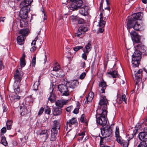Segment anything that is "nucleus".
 <instances>
[{
	"label": "nucleus",
	"instance_id": "nucleus-1",
	"mask_svg": "<svg viewBox=\"0 0 147 147\" xmlns=\"http://www.w3.org/2000/svg\"><path fill=\"white\" fill-rule=\"evenodd\" d=\"M101 97L99 103V105L100 107V108L101 109L102 111H105L107 112V105L109 104L108 100L106 98L105 95L100 94Z\"/></svg>",
	"mask_w": 147,
	"mask_h": 147
},
{
	"label": "nucleus",
	"instance_id": "nucleus-2",
	"mask_svg": "<svg viewBox=\"0 0 147 147\" xmlns=\"http://www.w3.org/2000/svg\"><path fill=\"white\" fill-rule=\"evenodd\" d=\"M107 112L102 111L101 113L99 115V117L96 118V122L100 125L103 127L107 123Z\"/></svg>",
	"mask_w": 147,
	"mask_h": 147
},
{
	"label": "nucleus",
	"instance_id": "nucleus-3",
	"mask_svg": "<svg viewBox=\"0 0 147 147\" xmlns=\"http://www.w3.org/2000/svg\"><path fill=\"white\" fill-rule=\"evenodd\" d=\"M101 132L103 136L106 138L112 134V130L110 126L107 125L104 127H102Z\"/></svg>",
	"mask_w": 147,
	"mask_h": 147
},
{
	"label": "nucleus",
	"instance_id": "nucleus-4",
	"mask_svg": "<svg viewBox=\"0 0 147 147\" xmlns=\"http://www.w3.org/2000/svg\"><path fill=\"white\" fill-rule=\"evenodd\" d=\"M72 3L70 7V9L73 11L79 9L82 5L83 2L81 0H70Z\"/></svg>",
	"mask_w": 147,
	"mask_h": 147
},
{
	"label": "nucleus",
	"instance_id": "nucleus-5",
	"mask_svg": "<svg viewBox=\"0 0 147 147\" xmlns=\"http://www.w3.org/2000/svg\"><path fill=\"white\" fill-rule=\"evenodd\" d=\"M58 88L59 91L62 93L63 96H67L69 94V91L68 89L67 86L64 84H60L58 85Z\"/></svg>",
	"mask_w": 147,
	"mask_h": 147
},
{
	"label": "nucleus",
	"instance_id": "nucleus-6",
	"mask_svg": "<svg viewBox=\"0 0 147 147\" xmlns=\"http://www.w3.org/2000/svg\"><path fill=\"white\" fill-rule=\"evenodd\" d=\"M33 0H24L22 1L20 4V8H24L30 10L31 4Z\"/></svg>",
	"mask_w": 147,
	"mask_h": 147
},
{
	"label": "nucleus",
	"instance_id": "nucleus-7",
	"mask_svg": "<svg viewBox=\"0 0 147 147\" xmlns=\"http://www.w3.org/2000/svg\"><path fill=\"white\" fill-rule=\"evenodd\" d=\"M13 88L15 92L16 93L13 96L14 99L16 100H20V96L17 94V93H18L20 91L19 84H18L16 82L14 83L13 85Z\"/></svg>",
	"mask_w": 147,
	"mask_h": 147
},
{
	"label": "nucleus",
	"instance_id": "nucleus-8",
	"mask_svg": "<svg viewBox=\"0 0 147 147\" xmlns=\"http://www.w3.org/2000/svg\"><path fill=\"white\" fill-rule=\"evenodd\" d=\"M19 12V16L22 19L26 20L28 16V13L30 10L26 9L24 8H20Z\"/></svg>",
	"mask_w": 147,
	"mask_h": 147
},
{
	"label": "nucleus",
	"instance_id": "nucleus-9",
	"mask_svg": "<svg viewBox=\"0 0 147 147\" xmlns=\"http://www.w3.org/2000/svg\"><path fill=\"white\" fill-rule=\"evenodd\" d=\"M74 124L75 125H78V122L76 118L73 117L71 119L69 120V121L67 122L65 126V128L66 129V130H67L68 129L69 130L71 129H68V125H69L70 127H71L72 125Z\"/></svg>",
	"mask_w": 147,
	"mask_h": 147
},
{
	"label": "nucleus",
	"instance_id": "nucleus-10",
	"mask_svg": "<svg viewBox=\"0 0 147 147\" xmlns=\"http://www.w3.org/2000/svg\"><path fill=\"white\" fill-rule=\"evenodd\" d=\"M88 30V28L84 26H81L79 28L77 32L75 34V36L80 37L82 34H84Z\"/></svg>",
	"mask_w": 147,
	"mask_h": 147
},
{
	"label": "nucleus",
	"instance_id": "nucleus-11",
	"mask_svg": "<svg viewBox=\"0 0 147 147\" xmlns=\"http://www.w3.org/2000/svg\"><path fill=\"white\" fill-rule=\"evenodd\" d=\"M79 13L83 16H86L88 14V11L89 9V7L87 5H84L79 8Z\"/></svg>",
	"mask_w": 147,
	"mask_h": 147
},
{
	"label": "nucleus",
	"instance_id": "nucleus-12",
	"mask_svg": "<svg viewBox=\"0 0 147 147\" xmlns=\"http://www.w3.org/2000/svg\"><path fill=\"white\" fill-rule=\"evenodd\" d=\"M139 140L142 142H147V133L145 132H141L138 135Z\"/></svg>",
	"mask_w": 147,
	"mask_h": 147
},
{
	"label": "nucleus",
	"instance_id": "nucleus-13",
	"mask_svg": "<svg viewBox=\"0 0 147 147\" xmlns=\"http://www.w3.org/2000/svg\"><path fill=\"white\" fill-rule=\"evenodd\" d=\"M47 130H41L39 135L41 136V137L43 138V141H45L48 138V135L47 133Z\"/></svg>",
	"mask_w": 147,
	"mask_h": 147
},
{
	"label": "nucleus",
	"instance_id": "nucleus-14",
	"mask_svg": "<svg viewBox=\"0 0 147 147\" xmlns=\"http://www.w3.org/2000/svg\"><path fill=\"white\" fill-rule=\"evenodd\" d=\"M143 70L142 69H140L136 72V71L134 72L135 76L136 79L137 80V82H139L140 80L141 79L142 74V73L143 72Z\"/></svg>",
	"mask_w": 147,
	"mask_h": 147
},
{
	"label": "nucleus",
	"instance_id": "nucleus-15",
	"mask_svg": "<svg viewBox=\"0 0 147 147\" xmlns=\"http://www.w3.org/2000/svg\"><path fill=\"white\" fill-rule=\"evenodd\" d=\"M141 58V53L138 50H136L132 55V59L135 58L137 60H140Z\"/></svg>",
	"mask_w": 147,
	"mask_h": 147
},
{
	"label": "nucleus",
	"instance_id": "nucleus-16",
	"mask_svg": "<svg viewBox=\"0 0 147 147\" xmlns=\"http://www.w3.org/2000/svg\"><path fill=\"white\" fill-rule=\"evenodd\" d=\"M78 83L76 81L74 80L70 82H67L66 84L67 87L73 89L77 86Z\"/></svg>",
	"mask_w": 147,
	"mask_h": 147
},
{
	"label": "nucleus",
	"instance_id": "nucleus-17",
	"mask_svg": "<svg viewBox=\"0 0 147 147\" xmlns=\"http://www.w3.org/2000/svg\"><path fill=\"white\" fill-rule=\"evenodd\" d=\"M67 100H58L56 102V105L57 106L59 107H62L63 106L66 105L68 102Z\"/></svg>",
	"mask_w": 147,
	"mask_h": 147
},
{
	"label": "nucleus",
	"instance_id": "nucleus-18",
	"mask_svg": "<svg viewBox=\"0 0 147 147\" xmlns=\"http://www.w3.org/2000/svg\"><path fill=\"white\" fill-rule=\"evenodd\" d=\"M51 133L50 138V140L52 141H55L56 139V136L57 133V131H56L54 129H52Z\"/></svg>",
	"mask_w": 147,
	"mask_h": 147
},
{
	"label": "nucleus",
	"instance_id": "nucleus-19",
	"mask_svg": "<svg viewBox=\"0 0 147 147\" xmlns=\"http://www.w3.org/2000/svg\"><path fill=\"white\" fill-rule=\"evenodd\" d=\"M143 13L142 12L134 13L132 15L134 19L137 20H141L143 18Z\"/></svg>",
	"mask_w": 147,
	"mask_h": 147
},
{
	"label": "nucleus",
	"instance_id": "nucleus-20",
	"mask_svg": "<svg viewBox=\"0 0 147 147\" xmlns=\"http://www.w3.org/2000/svg\"><path fill=\"white\" fill-rule=\"evenodd\" d=\"M91 42H89L85 46V47L83 49V51L84 53L88 54L91 50Z\"/></svg>",
	"mask_w": 147,
	"mask_h": 147
},
{
	"label": "nucleus",
	"instance_id": "nucleus-21",
	"mask_svg": "<svg viewBox=\"0 0 147 147\" xmlns=\"http://www.w3.org/2000/svg\"><path fill=\"white\" fill-rule=\"evenodd\" d=\"M23 72L22 71H19L18 69L16 71L14 77L15 79L20 80L23 76Z\"/></svg>",
	"mask_w": 147,
	"mask_h": 147
},
{
	"label": "nucleus",
	"instance_id": "nucleus-22",
	"mask_svg": "<svg viewBox=\"0 0 147 147\" xmlns=\"http://www.w3.org/2000/svg\"><path fill=\"white\" fill-rule=\"evenodd\" d=\"M17 43L20 45H22L24 43V38L23 36H18L17 37Z\"/></svg>",
	"mask_w": 147,
	"mask_h": 147
},
{
	"label": "nucleus",
	"instance_id": "nucleus-23",
	"mask_svg": "<svg viewBox=\"0 0 147 147\" xmlns=\"http://www.w3.org/2000/svg\"><path fill=\"white\" fill-rule=\"evenodd\" d=\"M93 96H94L92 93H90L88 94V96L86 97V98L84 99V100L86 102L87 101V103L88 104L92 100Z\"/></svg>",
	"mask_w": 147,
	"mask_h": 147
},
{
	"label": "nucleus",
	"instance_id": "nucleus-24",
	"mask_svg": "<svg viewBox=\"0 0 147 147\" xmlns=\"http://www.w3.org/2000/svg\"><path fill=\"white\" fill-rule=\"evenodd\" d=\"M107 74L110 75V77H112L113 78H116L117 76V71L115 70H111L107 72Z\"/></svg>",
	"mask_w": 147,
	"mask_h": 147
},
{
	"label": "nucleus",
	"instance_id": "nucleus-25",
	"mask_svg": "<svg viewBox=\"0 0 147 147\" xmlns=\"http://www.w3.org/2000/svg\"><path fill=\"white\" fill-rule=\"evenodd\" d=\"M53 89L52 90V92H50V95L49 97V100L51 102H54L55 101L56 99V96L55 94L53 93Z\"/></svg>",
	"mask_w": 147,
	"mask_h": 147
},
{
	"label": "nucleus",
	"instance_id": "nucleus-26",
	"mask_svg": "<svg viewBox=\"0 0 147 147\" xmlns=\"http://www.w3.org/2000/svg\"><path fill=\"white\" fill-rule=\"evenodd\" d=\"M53 127L52 129H53L56 131H57V129H59L60 127L59 122L55 120L53 121Z\"/></svg>",
	"mask_w": 147,
	"mask_h": 147
},
{
	"label": "nucleus",
	"instance_id": "nucleus-27",
	"mask_svg": "<svg viewBox=\"0 0 147 147\" xmlns=\"http://www.w3.org/2000/svg\"><path fill=\"white\" fill-rule=\"evenodd\" d=\"M28 24V22L26 20L22 19L20 20V26L21 28L26 26Z\"/></svg>",
	"mask_w": 147,
	"mask_h": 147
},
{
	"label": "nucleus",
	"instance_id": "nucleus-28",
	"mask_svg": "<svg viewBox=\"0 0 147 147\" xmlns=\"http://www.w3.org/2000/svg\"><path fill=\"white\" fill-rule=\"evenodd\" d=\"M134 24V21L133 19H131L128 20L127 24V28L130 29L133 27Z\"/></svg>",
	"mask_w": 147,
	"mask_h": 147
},
{
	"label": "nucleus",
	"instance_id": "nucleus-29",
	"mask_svg": "<svg viewBox=\"0 0 147 147\" xmlns=\"http://www.w3.org/2000/svg\"><path fill=\"white\" fill-rule=\"evenodd\" d=\"M62 113L61 109L60 108H55L53 112L54 115H60Z\"/></svg>",
	"mask_w": 147,
	"mask_h": 147
},
{
	"label": "nucleus",
	"instance_id": "nucleus-30",
	"mask_svg": "<svg viewBox=\"0 0 147 147\" xmlns=\"http://www.w3.org/2000/svg\"><path fill=\"white\" fill-rule=\"evenodd\" d=\"M140 60H136V59L132 58V64L133 66L134 67H137L140 63Z\"/></svg>",
	"mask_w": 147,
	"mask_h": 147
},
{
	"label": "nucleus",
	"instance_id": "nucleus-31",
	"mask_svg": "<svg viewBox=\"0 0 147 147\" xmlns=\"http://www.w3.org/2000/svg\"><path fill=\"white\" fill-rule=\"evenodd\" d=\"M137 49L143 52L145 50V47L144 45L142 43H138V44L137 45Z\"/></svg>",
	"mask_w": 147,
	"mask_h": 147
},
{
	"label": "nucleus",
	"instance_id": "nucleus-32",
	"mask_svg": "<svg viewBox=\"0 0 147 147\" xmlns=\"http://www.w3.org/2000/svg\"><path fill=\"white\" fill-rule=\"evenodd\" d=\"M28 30L27 29H23L19 31V33L22 34L21 36H26L28 33Z\"/></svg>",
	"mask_w": 147,
	"mask_h": 147
},
{
	"label": "nucleus",
	"instance_id": "nucleus-33",
	"mask_svg": "<svg viewBox=\"0 0 147 147\" xmlns=\"http://www.w3.org/2000/svg\"><path fill=\"white\" fill-rule=\"evenodd\" d=\"M85 117V115L84 114H82L81 116L80 121L81 122L84 123L86 124V125H88V122L87 120L86 119Z\"/></svg>",
	"mask_w": 147,
	"mask_h": 147
},
{
	"label": "nucleus",
	"instance_id": "nucleus-34",
	"mask_svg": "<svg viewBox=\"0 0 147 147\" xmlns=\"http://www.w3.org/2000/svg\"><path fill=\"white\" fill-rule=\"evenodd\" d=\"M20 109L21 110H22V111L21 113V115L23 116L28 113L27 109L24 106H20Z\"/></svg>",
	"mask_w": 147,
	"mask_h": 147
},
{
	"label": "nucleus",
	"instance_id": "nucleus-35",
	"mask_svg": "<svg viewBox=\"0 0 147 147\" xmlns=\"http://www.w3.org/2000/svg\"><path fill=\"white\" fill-rule=\"evenodd\" d=\"M141 27V25L138 23L137 22H136L135 23L133 26L134 29L136 30H139Z\"/></svg>",
	"mask_w": 147,
	"mask_h": 147
},
{
	"label": "nucleus",
	"instance_id": "nucleus-36",
	"mask_svg": "<svg viewBox=\"0 0 147 147\" xmlns=\"http://www.w3.org/2000/svg\"><path fill=\"white\" fill-rule=\"evenodd\" d=\"M107 86L106 82L104 81L103 79L99 84V88H106Z\"/></svg>",
	"mask_w": 147,
	"mask_h": 147
},
{
	"label": "nucleus",
	"instance_id": "nucleus-37",
	"mask_svg": "<svg viewBox=\"0 0 147 147\" xmlns=\"http://www.w3.org/2000/svg\"><path fill=\"white\" fill-rule=\"evenodd\" d=\"M12 122L11 120H8L6 122V126L7 129L8 130L10 129L12 126Z\"/></svg>",
	"mask_w": 147,
	"mask_h": 147
},
{
	"label": "nucleus",
	"instance_id": "nucleus-38",
	"mask_svg": "<svg viewBox=\"0 0 147 147\" xmlns=\"http://www.w3.org/2000/svg\"><path fill=\"white\" fill-rule=\"evenodd\" d=\"M116 138V140L117 142L120 145H122V144H123V142L124 141V140H123L121 137L120 136L117 137Z\"/></svg>",
	"mask_w": 147,
	"mask_h": 147
},
{
	"label": "nucleus",
	"instance_id": "nucleus-39",
	"mask_svg": "<svg viewBox=\"0 0 147 147\" xmlns=\"http://www.w3.org/2000/svg\"><path fill=\"white\" fill-rule=\"evenodd\" d=\"M134 136L133 134H128L127 136V140L126 141L129 142H131V141L133 139Z\"/></svg>",
	"mask_w": 147,
	"mask_h": 147
},
{
	"label": "nucleus",
	"instance_id": "nucleus-40",
	"mask_svg": "<svg viewBox=\"0 0 147 147\" xmlns=\"http://www.w3.org/2000/svg\"><path fill=\"white\" fill-rule=\"evenodd\" d=\"M1 143L4 146H6L7 145V143L5 136H3L1 138Z\"/></svg>",
	"mask_w": 147,
	"mask_h": 147
},
{
	"label": "nucleus",
	"instance_id": "nucleus-41",
	"mask_svg": "<svg viewBox=\"0 0 147 147\" xmlns=\"http://www.w3.org/2000/svg\"><path fill=\"white\" fill-rule=\"evenodd\" d=\"M147 144L146 142H141L137 147H147Z\"/></svg>",
	"mask_w": 147,
	"mask_h": 147
},
{
	"label": "nucleus",
	"instance_id": "nucleus-42",
	"mask_svg": "<svg viewBox=\"0 0 147 147\" xmlns=\"http://www.w3.org/2000/svg\"><path fill=\"white\" fill-rule=\"evenodd\" d=\"M130 34L132 39L138 35V34L134 30H132L131 31L130 33Z\"/></svg>",
	"mask_w": 147,
	"mask_h": 147
},
{
	"label": "nucleus",
	"instance_id": "nucleus-43",
	"mask_svg": "<svg viewBox=\"0 0 147 147\" xmlns=\"http://www.w3.org/2000/svg\"><path fill=\"white\" fill-rule=\"evenodd\" d=\"M140 36L138 34L135 37H134L133 39H134L135 42L137 43L140 42Z\"/></svg>",
	"mask_w": 147,
	"mask_h": 147
},
{
	"label": "nucleus",
	"instance_id": "nucleus-44",
	"mask_svg": "<svg viewBox=\"0 0 147 147\" xmlns=\"http://www.w3.org/2000/svg\"><path fill=\"white\" fill-rule=\"evenodd\" d=\"M77 107L73 111V113L75 114H77L79 112V108L80 107L79 103V102L77 103Z\"/></svg>",
	"mask_w": 147,
	"mask_h": 147
},
{
	"label": "nucleus",
	"instance_id": "nucleus-45",
	"mask_svg": "<svg viewBox=\"0 0 147 147\" xmlns=\"http://www.w3.org/2000/svg\"><path fill=\"white\" fill-rule=\"evenodd\" d=\"M119 136V129L118 126H117L116 127L115 131V136L116 137Z\"/></svg>",
	"mask_w": 147,
	"mask_h": 147
},
{
	"label": "nucleus",
	"instance_id": "nucleus-46",
	"mask_svg": "<svg viewBox=\"0 0 147 147\" xmlns=\"http://www.w3.org/2000/svg\"><path fill=\"white\" fill-rule=\"evenodd\" d=\"M70 19L72 22H75L78 20V17L77 16H71L70 17Z\"/></svg>",
	"mask_w": 147,
	"mask_h": 147
},
{
	"label": "nucleus",
	"instance_id": "nucleus-47",
	"mask_svg": "<svg viewBox=\"0 0 147 147\" xmlns=\"http://www.w3.org/2000/svg\"><path fill=\"white\" fill-rule=\"evenodd\" d=\"M45 112L48 115H50L51 113V109L47 106L45 108Z\"/></svg>",
	"mask_w": 147,
	"mask_h": 147
},
{
	"label": "nucleus",
	"instance_id": "nucleus-48",
	"mask_svg": "<svg viewBox=\"0 0 147 147\" xmlns=\"http://www.w3.org/2000/svg\"><path fill=\"white\" fill-rule=\"evenodd\" d=\"M129 143L126 140H124L122 145L123 147H128Z\"/></svg>",
	"mask_w": 147,
	"mask_h": 147
},
{
	"label": "nucleus",
	"instance_id": "nucleus-49",
	"mask_svg": "<svg viewBox=\"0 0 147 147\" xmlns=\"http://www.w3.org/2000/svg\"><path fill=\"white\" fill-rule=\"evenodd\" d=\"M38 83L37 82H35L33 85V88L34 90H36L38 89Z\"/></svg>",
	"mask_w": 147,
	"mask_h": 147
},
{
	"label": "nucleus",
	"instance_id": "nucleus-50",
	"mask_svg": "<svg viewBox=\"0 0 147 147\" xmlns=\"http://www.w3.org/2000/svg\"><path fill=\"white\" fill-rule=\"evenodd\" d=\"M100 146H104V145L105 144V142H104V138H105V137H103L102 138L100 136Z\"/></svg>",
	"mask_w": 147,
	"mask_h": 147
},
{
	"label": "nucleus",
	"instance_id": "nucleus-51",
	"mask_svg": "<svg viewBox=\"0 0 147 147\" xmlns=\"http://www.w3.org/2000/svg\"><path fill=\"white\" fill-rule=\"evenodd\" d=\"M59 65L57 64H55V66L53 68V71H57L60 69Z\"/></svg>",
	"mask_w": 147,
	"mask_h": 147
},
{
	"label": "nucleus",
	"instance_id": "nucleus-52",
	"mask_svg": "<svg viewBox=\"0 0 147 147\" xmlns=\"http://www.w3.org/2000/svg\"><path fill=\"white\" fill-rule=\"evenodd\" d=\"M83 48V47L81 46H77L73 48V49L75 51H78L79 49Z\"/></svg>",
	"mask_w": 147,
	"mask_h": 147
},
{
	"label": "nucleus",
	"instance_id": "nucleus-53",
	"mask_svg": "<svg viewBox=\"0 0 147 147\" xmlns=\"http://www.w3.org/2000/svg\"><path fill=\"white\" fill-rule=\"evenodd\" d=\"M36 55H34V56L33 57L32 61V65L34 67L35 65L36 64Z\"/></svg>",
	"mask_w": 147,
	"mask_h": 147
},
{
	"label": "nucleus",
	"instance_id": "nucleus-54",
	"mask_svg": "<svg viewBox=\"0 0 147 147\" xmlns=\"http://www.w3.org/2000/svg\"><path fill=\"white\" fill-rule=\"evenodd\" d=\"M44 110V108L43 107H41L40 108V109H39V110L38 111V116L41 115L42 114Z\"/></svg>",
	"mask_w": 147,
	"mask_h": 147
},
{
	"label": "nucleus",
	"instance_id": "nucleus-55",
	"mask_svg": "<svg viewBox=\"0 0 147 147\" xmlns=\"http://www.w3.org/2000/svg\"><path fill=\"white\" fill-rule=\"evenodd\" d=\"M20 66L21 67H24L26 65L25 60L20 59Z\"/></svg>",
	"mask_w": 147,
	"mask_h": 147
},
{
	"label": "nucleus",
	"instance_id": "nucleus-56",
	"mask_svg": "<svg viewBox=\"0 0 147 147\" xmlns=\"http://www.w3.org/2000/svg\"><path fill=\"white\" fill-rule=\"evenodd\" d=\"M41 60L42 61L44 62V63H45L47 61V57L45 55L42 56L41 57Z\"/></svg>",
	"mask_w": 147,
	"mask_h": 147
},
{
	"label": "nucleus",
	"instance_id": "nucleus-57",
	"mask_svg": "<svg viewBox=\"0 0 147 147\" xmlns=\"http://www.w3.org/2000/svg\"><path fill=\"white\" fill-rule=\"evenodd\" d=\"M105 23L106 22L105 21L99 22V26L100 27H101L103 28L105 26Z\"/></svg>",
	"mask_w": 147,
	"mask_h": 147
},
{
	"label": "nucleus",
	"instance_id": "nucleus-58",
	"mask_svg": "<svg viewBox=\"0 0 147 147\" xmlns=\"http://www.w3.org/2000/svg\"><path fill=\"white\" fill-rule=\"evenodd\" d=\"M86 76V73L85 72L82 73L79 77L80 78L81 80L83 79Z\"/></svg>",
	"mask_w": 147,
	"mask_h": 147
},
{
	"label": "nucleus",
	"instance_id": "nucleus-59",
	"mask_svg": "<svg viewBox=\"0 0 147 147\" xmlns=\"http://www.w3.org/2000/svg\"><path fill=\"white\" fill-rule=\"evenodd\" d=\"M123 101L125 102V103H126L127 99L125 94L122 95L121 98Z\"/></svg>",
	"mask_w": 147,
	"mask_h": 147
},
{
	"label": "nucleus",
	"instance_id": "nucleus-60",
	"mask_svg": "<svg viewBox=\"0 0 147 147\" xmlns=\"http://www.w3.org/2000/svg\"><path fill=\"white\" fill-rule=\"evenodd\" d=\"M4 66L3 63L2 61H0V70H1L4 68Z\"/></svg>",
	"mask_w": 147,
	"mask_h": 147
},
{
	"label": "nucleus",
	"instance_id": "nucleus-61",
	"mask_svg": "<svg viewBox=\"0 0 147 147\" xmlns=\"http://www.w3.org/2000/svg\"><path fill=\"white\" fill-rule=\"evenodd\" d=\"M72 109V107L71 106L67 107L66 108V111L68 112H69L71 111Z\"/></svg>",
	"mask_w": 147,
	"mask_h": 147
},
{
	"label": "nucleus",
	"instance_id": "nucleus-62",
	"mask_svg": "<svg viewBox=\"0 0 147 147\" xmlns=\"http://www.w3.org/2000/svg\"><path fill=\"white\" fill-rule=\"evenodd\" d=\"M78 21L79 24H82L84 22V20L81 18L79 19Z\"/></svg>",
	"mask_w": 147,
	"mask_h": 147
},
{
	"label": "nucleus",
	"instance_id": "nucleus-63",
	"mask_svg": "<svg viewBox=\"0 0 147 147\" xmlns=\"http://www.w3.org/2000/svg\"><path fill=\"white\" fill-rule=\"evenodd\" d=\"M80 66L83 68L86 67V63L85 62H81L80 64Z\"/></svg>",
	"mask_w": 147,
	"mask_h": 147
},
{
	"label": "nucleus",
	"instance_id": "nucleus-64",
	"mask_svg": "<svg viewBox=\"0 0 147 147\" xmlns=\"http://www.w3.org/2000/svg\"><path fill=\"white\" fill-rule=\"evenodd\" d=\"M86 53H83L82 55V57L84 59L86 60L87 59V56L86 54Z\"/></svg>",
	"mask_w": 147,
	"mask_h": 147
}]
</instances>
